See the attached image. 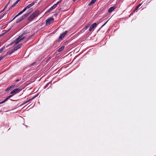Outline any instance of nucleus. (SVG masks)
<instances>
[{"label": "nucleus", "mask_w": 156, "mask_h": 156, "mask_svg": "<svg viewBox=\"0 0 156 156\" xmlns=\"http://www.w3.org/2000/svg\"><path fill=\"white\" fill-rule=\"evenodd\" d=\"M39 13V11L37 10L34 12L28 19V20L31 21L32 20L34 19L38 15Z\"/></svg>", "instance_id": "f257e3e1"}, {"label": "nucleus", "mask_w": 156, "mask_h": 156, "mask_svg": "<svg viewBox=\"0 0 156 156\" xmlns=\"http://www.w3.org/2000/svg\"><path fill=\"white\" fill-rule=\"evenodd\" d=\"M24 35L25 34L23 33L15 41H14V42L15 43V44H17L20 41L23 39L25 37H24L23 36V35Z\"/></svg>", "instance_id": "f03ea898"}, {"label": "nucleus", "mask_w": 156, "mask_h": 156, "mask_svg": "<svg viewBox=\"0 0 156 156\" xmlns=\"http://www.w3.org/2000/svg\"><path fill=\"white\" fill-rule=\"evenodd\" d=\"M22 45V44H19L16 47L14 48L13 50H12L11 52H7V54H11L12 53H13L15 51H16V50H17L18 49L20 48L21 47Z\"/></svg>", "instance_id": "7ed1b4c3"}, {"label": "nucleus", "mask_w": 156, "mask_h": 156, "mask_svg": "<svg viewBox=\"0 0 156 156\" xmlns=\"http://www.w3.org/2000/svg\"><path fill=\"white\" fill-rule=\"evenodd\" d=\"M54 20V19L52 18H49L46 20V25H48L52 23Z\"/></svg>", "instance_id": "20e7f679"}, {"label": "nucleus", "mask_w": 156, "mask_h": 156, "mask_svg": "<svg viewBox=\"0 0 156 156\" xmlns=\"http://www.w3.org/2000/svg\"><path fill=\"white\" fill-rule=\"evenodd\" d=\"M61 2V0L57 2L56 4H54L53 6H52L50 8V9H49V11H48V12H49L51 11L52 10L54 9L55 8L57 7V5L60 2Z\"/></svg>", "instance_id": "39448f33"}, {"label": "nucleus", "mask_w": 156, "mask_h": 156, "mask_svg": "<svg viewBox=\"0 0 156 156\" xmlns=\"http://www.w3.org/2000/svg\"><path fill=\"white\" fill-rule=\"evenodd\" d=\"M61 2V0L57 2L56 4H54L53 6H52L50 8V9H49V11H48V12H49L51 11L52 10L54 9L55 8L57 7V5L60 2Z\"/></svg>", "instance_id": "423d86ee"}, {"label": "nucleus", "mask_w": 156, "mask_h": 156, "mask_svg": "<svg viewBox=\"0 0 156 156\" xmlns=\"http://www.w3.org/2000/svg\"><path fill=\"white\" fill-rule=\"evenodd\" d=\"M27 17V15H24L21 17L17 20L16 21V23H18L21 21V20H23L24 19Z\"/></svg>", "instance_id": "0eeeda50"}, {"label": "nucleus", "mask_w": 156, "mask_h": 156, "mask_svg": "<svg viewBox=\"0 0 156 156\" xmlns=\"http://www.w3.org/2000/svg\"><path fill=\"white\" fill-rule=\"evenodd\" d=\"M20 91V89L19 88H16L13 90L11 92L10 94H14Z\"/></svg>", "instance_id": "6e6552de"}, {"label": "nucleus", "mask_w": 156, "mask_h": 156, "mask_svg": "<svg viewBox=\"0 0 156 156\" xmlns=\"http://www.w3.org/2000/svg\"><path fill=\"white\" fill-rule=\"evenodd\" d=\"M67 32V31H65V32L61 34L60 36H59V39H62V38L64 37L65 36V35H66Z\"/></svg>", "instance_id": "1a4fd4ad"}, {"label": "nucleus", "mask_w": 156, "mask_h": 156, "mask_svg": "<svg viewBox=\"0 0 156 156\" xmlns=\"http://www.w3.org/2000/svg\"><path fill=\"white\" fill-rule=\"evenodd\" d=\"M97 24L96 23H94L90 27L89 30L90 31H91L96 26Z\"/></svg>", "instance_id": "9d476101"}, {"label": "nucleus", "mask_w": 156, "mask_h": 156, "mask_svg": "<svg viewBox=\"0 0 156 156\" xmlns=\"http://www.w3.org/2000/svg\"><path fill=\"white\" fill-rule=\"evenodd\" d=\"M33 10V9L32 8L30 9L28 11H27V12L24 15H27V17L30 14L31 12H32Z\"/></svg>", "instance_id": "9b49d317"}, {"label": "nucleus", "mask_w": 156, "mask_h": 156, "mask_svg": "<svg viewBox=\"0 0 156 156\" xmlns=\"http://www.w3.org/2000/svg\"><path fill=\"white\" fill-rule=\"evenodd\" d=\"M115 8L116 7L114 6L110 7L108 10V12L109 13L112 12Z\"/></svg>", "instance_id": "f8f14e48"}, {"label": "nucleus", "mask_w": 156, "mask_h": 156, "mask_svg": "<svg viewBox=\"0 0 156 156\" xmlns=\"http://www.w3.org/2000/svg\"><path fill=\"white\" fill-rule=\"evenodd\" d=\"M35 3V2H33L31 4H29L28 5H27L26 6V7L27 8V9L30 8L33 5H34Z\"/></svg>", "instance_id": "ddd939ff"}, {"label": "nucleus", "mask_w": 156, "mask_h": 156, "mask_svg": "<svg viewBox=\"0 0 156 156\" xmlns=\"http://www.w3.org/2000/svg\"><path fill=\"white\" fill-rule=\"evenodd\" d=\"M24 12L22 11H21L13 19V20H14V19H15L16 17H17V16H19V15H20L22 14Z\"/></svg>", "instance_id": "4468645a"}, {"label": "nucleus", "mask_w": 156, "mask_h": 156, "mask_svg": "<svg viewBox=\"0 0 156 156\" xmlns=\"http://www.w3.org/2000/svg\"><path fill=\"white\" fill-rule=\"evenodd\" d=\"M96 1V0H92L90 3H89L88 5H90L93 4Z\"/></svg>", "instance_id": "2eb2a0df"}, {"label": "nucleus", "mask_w": 156, "mask_h": 156, "mask_svg": "<svg viewBox=\"0 0 156 156\" xmlns=\"http://www.w3.org/2000/svg\"><path fill=\"white\" fill-rule=\"evenodd\" d=\"M64 46H63L61 48H60L58 50V52H60L62 51L64 48Z\"/></svg>", "instance_id": "dca6fc26"}, {"label": "nucleus", "mask_w": 156, "mask_h": 156, "mask_svg": "<svg viewBox=\"0 0 156 156\" xmlns=\"http://www.w3.org/2000/svg\"><path fill=\"white\" fill-rule=\"evenodd\" d=\"M16 5H15V4L12 5V6L10 7V8L8 9V10H9L10 9H12V8H13Z\"/></svg>", "instance_id": "f3484780"}, {"label": "nucleus", "mask_w": 156, "mask_h": 156, "mask_svg": "<svg viewBox=\"0 0 156 156\" xmlns=\"http://www.w3.org/2000/svg\"><path fill=\"white\" fill-rule=\"evenodd\" d=\"M8 99V98H7L2 102L0 103V104H2V103H4Z\"/></svg>", "instance_id": "a211bd4d"}, {"label": "nucleus", "mask_w": 156, "mask_h": 156, "mask_svg": "<svg viewBox=\"0 0 156 156\" xmlns=\"http://www.w3.org/2000/svg\"><path fill=\"white\" fill-rule=\"evenodd\" d=\"M5 48L4 47H3L2 48H1L0 49V53Z\"/></svg>", "instance_id": "6ab92c4d"}, {"label": "nucleus", "mask_w": 156, "mask_h": 156, "mask_svg": "<svg viewBox=\"0 0 156 156\" xmlns=\"http://www.w3.org/2000/svg\"><path fill=\"white\" fill-rule=\"evenodd\" d=\"M89 25H88L87 26H86L85 27V30H87V28H88V27H89Z\"/></svg>", "instance_id": "aec40b11"}, {"label": "nucleus", "mask_w": 156, "mask_h": 156, "mask_svg": "<svg viewBox=\"0 0 156 156\" xmlns=\"http://www.w3.org/2000/svg\"><path fill=\"white\" fill-rule=\"evenodd\" d=\"M10 88L9 87H8V88H7V89H6L5 90V91H8V90H10Z\"/></svg>", "instance_id": "412c9836"}, {"label": "nucleus", "mask_w": 156, "mask_h": 156, "mask_svg": "<svg viewBox=\"0 0 156 156\" xmlns=\"http://www.w3.org/2000/svg\"><path fill=\"white\" fill-rule=\"evenodd\" d=\"M5 57V56H2L0 57V61L3 58H4Z\"/></svg>", "instance_id": "4be33fe9"}, {"label": "nucleus", "mask_w": 156, "mask_h": 156, "mask_svg": "<svg viewBox=\"0 0 156 156\" xmlns=\"http://www.w3.org/2000/svg\"><path fill=\"white\" fill-rule=\"evenodd\" d=\"M27 9V8L26 7L22 10L23 12H24L26 11V10Z\"/></svg>", "instance_id": "5701e85b"}, {"label": "nucleus", "mask_w": 156, "mask_h": 156, "mask_svg": "<svg viewBox=\"0 0 156 156\" xmlns=\"http://www.w3.org/2000/svg\"><path fill=\"white\" fill-rule=\"evenodd\" d=\"M19 2V0H17L15 3V5H16L18 2Z\"/></svg>", "instance_id": "b1692460"}, {"label": "nucleus", "mask_w": 156, "mask_h": 156, "mask_svg": "<svg viewBox=\"0 0 156 156\" xmlns=\"http://www.w3.org/2000/svg\"><path fill=\"white\" fill-rule=\"evenodd\" d=\"M5 14H4L2 15H1L0 16V20L2 19L3 16H4Z\"/></svg>", "instance_id": "393cba45"}, {"label": "nucleus", "mask_w": 156, "mask_h": 156, "mask_svg": "<svg viewBox=\"0 0 156 156\" xmlns=\"http://www.w3.org/2000/svg\"><path fill=\"white\" fill-rule=\"evenodd\" d=\"M9 2L6 5L4 9H5L7 6L8 5Z\"/></svg>", "instance_id": "a878e982"}, {"label": "nucleus", "mask_w": 156, "mask_h": 156, "mask_svg": "<svg viewBox=\"0 0 156 156\" xmlns=\"http://www.w3.org/2000/svg\"><path fill=\"white\" fill-rule=\"evenodd\" d=\"M15 86V85H12L11 86L9 87L10 89L13 87Z\"/></svg>", "instance_id": "bb28decb"}, {"label": "nucleus", "mask_w": 156, "mask_h": 156, "mask_svg": "<svg viewBox=\"0 0 156 156\" xmlns=\"http://www.w3.org/2000/svg\"><path fill=\"white\" fill-rule=\"evenodd\" d=\"M12 95H10L9 96V97H8L7 98H8V99H9V98H11V97H12Z\"/></svg>", "instance_id": "cd10ccee"}, {"label": "nucleus", "mask_w": 156, "mask_h": 156, "mask_svg": "<svg viewBox=\"0 0 156 156\" xmlns=\"http://www.w3.org/2000/svg\"><path fill=\"white\" fill-rule=\"evenodd\" d=\"M10 30V29H9V30H6L5 31V33H7V32H8Z\"/></svg>", "instance_id": "c85d7f7f"}, {"label": "nucleus", "mask_w": 156, "mask_h": 156, "mask_svg": "<svg viewBox=\"0 0 156 156\" xmlns=\"http://www.w3.org/2000/svg\"><path fill=\"white\" fill-rule=\"evenodd\" d=\"M138 8H137V7H136V9H135L134 10V12H135L136 10H137V9H138Z\"/></svg>", "instance_id": "c756f323"}, {"label": "nucleus", "mask_w": 156, "mask_h": 156, "mask_svg": "<svg viewBox=\"0 0 156 156\" xmlns=\"http://www.w3.org/2000/svg\"><path fill=\"white\" fill-rule=\"evenodd\" d=\"M141 4H140L138 5V7H140L141 6Z\"/></svg>", "instance_id": "7c9ffc66"}, {"label": "nucleus", "mask_w": 156, "mask_h": 156, "mask_svg": "<svg viewBox=\"0 0 156 156\" xmlns=\"http://www.w3.org/2000/svg\"><path fill=\"white\" fill-rule=\"evenodd\" d=\"M9 11V10H8L6 12H5V14H6L8 12V11Z\"/></svg>", "instance_id": "2f4dec72"}, {"label": "nucleus", "mask_w": 156, "mask_h": 156, "mask_svg": "<svg viewBox=\"0 0 156 156\" xmlns=\"http://www.w3.org/2000/svg\"><path fill=\"white\" fill-rule=\"evenodd\" d=\"M107 21L103 25H102V26H104V25H105V24L107 23Z\"/></svg>", "instance_id": "473e14b6"}, {"label": "nucleus", "mask_w": 156, "mask_h": 156, "mask_svg": "<svg viewBox=\"0 0 156 156\" xmlns=\"http://www.w3.org/2000/svg\"><path fill=\"white\" fill-rule=\"evenodd\" d=\"M19 81V80H16V81Z\"/></svg>", "instance_id": "72a5a7b5"}, {"label": "nucleus", "mask_w": 156, "mask_h": 156, "mask_svg": "<svg viewBox=\"0 0 156 156\" xmlns=\"http://www.w3.org/2000/svg\"><path fill=\"white\" fill-rule=\"evenodd\" d=\"M137 8H138L139 7H138V6H137V7H136Z\"/></svg>", "instance_id": "f704fd0d"}, {"label": "nucleus", "mask_w": 156, "mask_h": 156, "mask_svg": "<svg viewBox=\"0 0 156 156\" xmlns=\"http://www.w3.org/2000/svg\"><path fill=\"white\" fill-rule=\"evenodd\" d=\"M5 34V33H4V34H2V35H4V34Z\"/></svg>", "instance_id": "c9c22d12"}, {"label": "nucleus", "mask_w": 156, "mask_h": 156, "mask_svg": "<svg viewBox=\"0 0 156 156\" xmlns=\"http://www.w3.org/2000/svg\"><path fill=\"white\" fill-rule=\"evenodd\" d=\"M75 1V0H73V1Z\"/></svg>", "instance_id": "e433bc0d"}, {"label": "nucleus", "mask_w": 156, "mask_h": 156, "mask_svg": "<svg viewBox=\"0 0 156 156\" xmlns=\"http://www.w3.org/2000/svg\"><path fill=\"white\" fill-rule=\"evenodd\" d=\"M20 0H19V1H20Z\"/></svg>", "instance_id": "4c0bfd02"}]
</instances>
